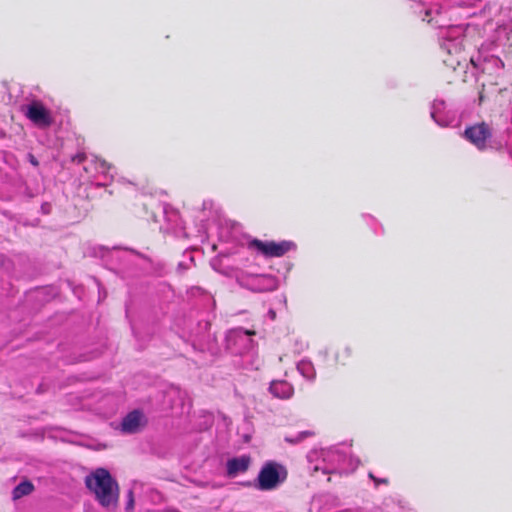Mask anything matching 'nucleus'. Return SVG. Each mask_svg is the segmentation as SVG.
<instances>
[{"mask_svg":"<svg viewBox=\"0 0 512 512\" xmlns=\"http://www.w3.org/2000/svg\"><path fill=\"white\" fill-rule=\"evenodd\" d=\"M85 485L94 494L99 504L114 509L119 501V485L105 468H97L85 477Z\"/></svg>","mask_w":512,"mask_h":512,"instance_id":"1","label":"nucleus"},{"mask_svg":"<svg viewBox=\"0 0 512 512\" xmlns=\"http://www.w3.org/2000/svg\"><path fill=\"white\" fill-rule=\"evenodd\" d=\"M294 244L291 241H262L253 239L248 242L249 249H255L265 257L274 258L282 257L289 252Z\"/></svg>","mask_w":512,"mask_h":512,"instance_id":"2","label":"nucleus"},{"mask_svg":"<svg viewBox=\"0 0 512 512\" xmlns=\"http://www.w3.org/2000/svg\"><path fill=\"white\" fill-rule=\"evenodd\" d=\"M279 465L274 462L266 463L258 474V488L260 490H272L280 482Z\"/></svg>","mask_w":512,"mask_h":512,"instance_id":"3","label":"nucleus"},{"mask_svg":"<svg viewBox=\"0 0 512 512\" xmlns=\"http://www.w3.org/2000/svg\"><path fill=\"white\" fill-rule=\"evenodd\" d=\"M26 117L39 127H49L53 123L50 112L41 102L35 101L27 106Z\"/></svg>","mask_w":512,"mask_h":512,"instance_id":"4","label":"nucleus"},{"mask_svg":"<svg viewBox=\"0 0 512 512\" xmlns=\"http://www.w3.org/2000/svg\"><path fill=\"white\" fill-rule=\"evenodd\" d=\"M465 136L478 149L483 150L486 148L487 140L491 137V130L486 123L482 122L466 128Z\"/></svg>","mask_w":512,"mask_h":512,"instance_id":"5","label":"nucleus"},{"mask_svg":"<svg viewBox=\"0 0 512 512\" xmlns=\"http://www.w3.org/2000/svg\"><path fill=\"white\" fill-rule=\"evenodd\" d=\"M250 464L251 457L249 455L229 459L226 463L228 477H236L239 474L245 473L249 469Z\"/></svg>","mask_w":512,"mask_h":512,"instance_id":"6","label":"nucleus"},{"mask_svg":"<svg viewBox=\"0 0 512 512\" xmlns=\"http://www.w3.org/2000/svg\"><path fill=\"white\" fill-rule=\"evenodd\" d=\"M143 414L134 410L128 413L121 422V429L125 433L133 434L137 433L142 426Z\"/></svg>","mask_w":512,"mask_h":512,"instance_id":"7","label":"nucleus"},{"mask_svg":"<svg viewBox=\"0 0 512 512\" xmlns=\"http://www.w3.org/2000/svg\"><path fill=\"white\" fill-rule=\"evenodd\" d=\"M269 390L274 397L283 400L289 399L294 393L292 385L285 380L273 381Z\"/></svg>","mask_w":512,"mask_h":512,"instance_id":"8","label":"nucleus"},{"mask_svg":"<svg viewBox=\"0 0 512 512\" xmlns=\"http://www.w3.org/2000/svg\"><path fill=\"white\" fill-rule=\"evenodd\" d=\"M34 489V485L31 481H22L13 489L12 497L14 500L20 499L24 496L30 495Z\"/></svg>","mask_w":512,"mask_h":512,"instance_id":"9","label":"nucleus"},{"mask_svg":"<svg viewBox=\"0 0 512 512\" xmlns=\"http://www.w3.org/2000/svg\"><path fill=\"white\" fill-rule=\"evenodd\" d=\"M86 159H87L86 154H85L84 152H79V153H77L76 155H74V156L72 157V159H71V160H72V162H74V163L81 164V163H83Z\"/></svg>","mask_w":512,"mask_h":512,"instance_id":"10","label":"nucleus"},{"mask_svg":"<svg viewBox=\"0 0 512 512\" xmlns=\"http://www.w3.org/2000/svg\"><path fill=\"white\" fill-rule=\"evenodd\" d=\"M414 8L415 12L419 10V13H422L424 11L426 17L430 15V11L428 9H424L422 4L418 2H414Z\"/></svg>","mask_w":512,"mask_h":512,"instance_id":"11","label":"nucleus"},{"mask_svg":"<svg viewBox=\"0 0 512 512\" xmlns=\"http://www.w3.org/2000/svg\"><path fill=\"white\" fill-rule=\"evenodd\" d=\"M369 477L372 478L377 485L380 483L388 484V482H389L387 479H377L376 477L373 476L372 473L369 474Z\"/></svg>","mask_w":512,"mask_h":512,"instance_id":"12","label":"nucleus"},{"mask_svg":"<svg viewBox=\"0 0 512 512\" xmlns=\"http://www.w3.org/2000/svg\"><path fill=\"white\" fill-rule=\"evenodd\" d=\"M134 500H133V493L132 491L129 492V500H128V508L133 507Z\"/></svg>","mask_w":512,"mask_h":512,"instance_id":"13","label":"nucleus"},{"mask_svg":"<svg viewBox=\"0 0 512 512\" xmlns=\"http://www.w3.org/2000/svg\"><path fill=\"white\" fill-rule=\"evenodd\" d=\"M245 333H246L247 335H254V334H255V332H254V331H250V330H247Z\"/></svg>","mask_w":512,"mask_h":512,"instance_id":"14","label":"nucleus"},{"mask_svg":"<svg viewBox=\"0 0 512 512\" xmlns=\"http://www.w3.org/2000/svg\"><path fill=\"white\" fill-rule=\"evenodd\" d=\"M484 100V97L481 95L480 96V102H482Z\"/></svg>","mask_w":512,"mask_h":512,"instance_id":"15","label":"nucleus"}]
</instances>
